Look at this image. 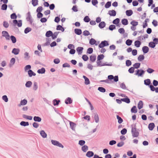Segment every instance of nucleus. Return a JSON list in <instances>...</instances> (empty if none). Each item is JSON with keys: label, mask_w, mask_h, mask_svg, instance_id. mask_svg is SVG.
I'll use <instances>...</instances> for the list:
<instances>
[{"label": "nucleus", "mask_w": 158, "mask_h": 158, "mask_svg": "<svg viewBox=\"0 0 158 158\" xmlns=\"http://www.w3.org/2000/svg\"><path fill=\"white\" fill-rule=\"evenodd\" d=\"M70 125L72 129L74 130L75 128L76 124L72 122H70Z\"/></svg>", "instance_id": "nucleus-31"}, {"label": "nucleus", "mask_w": 158, "mask_h": 158, "mask_svg": "<svg viewBox=\"0 0 158 158\" xmlns=\"http://www.w3.org/2000/svg\"><path fill=\"white\" fill-rule=\"evenodd\" d=\"M149 50V48L147 46H144L142 48V50L143 52L144 53H147Z\"/></svg>", "instance_id": "nucleus-11"}, {"label": "nucleus", "mask_w": 158, "mask_h": 158, "mask_svg": "<svg viewBox=\"0 0 158 158\" xmlns=\"http://www.w3.org/2000/svg\"><path fill=\"white\" fill-rule=\"evenodd\" d=\"M122 100L128 103H129L130 102V99L128 98L122 99Z\"/></svg>", "instance_id": "nucleus-54"}, {"label": "nucleus", "mask_w": 158, "mask_h": 158, "mask_svg": "<svg viewBox=\"0 0 158 158\" xmlns=\"http://www.w3.org/2000/svg\"><path fill=\"white\" fill-rule=\"evenodd\" d=\"M131 111L132 113H136L137 111V110L136 106H133L131 109Z\"/></svg>", "instance_id": "nucleus-27"}, {"label": "nucleus", "mask_w": 158, "mask_h": 158, "mask_svg": "<svg viewBox=\"0 0 158 158\" xmlns=\"http://www.w3.org/2000/svg\"><path fill=\"white\" fill-rule=\"evenodd\" d=\"M106 26V23L104 22H102L99 24L98 26L101 28L104 27Z\"/></svg>", "instance_id": "nucleus-14"}, {"label": "nucleus", "mask_w": 158, "mask_h": 158, "mask_svg": "<svg viewBox=\"0 0 158 158\" xmlns=\"http://www.w3.org/2000/svg\"><path fill=\"white\" fill-rule=\"evenodd\" d=\"M126 65L127 66H130L131 64V61L129 60H127L126 61Z\"/></svg>", "instance_id": "nucleus-60"}, {"label": "nucleus", "mask_w": 158, "mask_h": 158, "mask_svg": "<svg viewBox=\"0 0 158 158\" xmlns=\"http://www.w3.org/2000/svg\"><path fill=\"white\" fill-rule=\"evenodd\" d=\"M109 45L108 42L107 41H104L101 42L99 45L98 47L100 48H102L105 46H108Z\"/></svg>", "instance_id": "nucleus-2"}, {"label": "nucleus", "mask_w": 158, "mask_h": 158, "mask_svg": "<svg viewBox=\"0 0 158 158\" xmlns=\"http://www.w3.org/2000/svg\"><path fill=\"white\" fill-rule=\"evenodd\" d=\"M158 22L155 20H153L152 22V24L154 27H156L158 25Z\"/></svg>", "instance_id": "nucleus-53"}, {"label": "nucleus", "mask_w": 158, "mask_h": 158, "mask_svg": "<svg viewBox=\"0 0 158 158\" xmlns=\"http://www.w3.org/2000/svg\"><path fill=\"white\" fill-rule=\"evenodd\" d=\"M84 20L86 22H88L90 20V19L88 16H86L84 19Z\"/></svg>", "instance_id": "nucleus-48"}, {"label": "nucleus", "mask_w": 158, "mask_h": 158, "mask_svg": "<svg viewBox=\"0 0 158 158\" xmlns=\"http://www.w3.org/2000/svg\"><path fill=\"white\" fill-rule=\"evenodd\" d=\"M45 72V69L44 68H42L41 69H39L37 71V72L39 73H44Z\"/></svg>", "instance_id": "nucleus-26"}, {"label": "nucleus", "mask_w": 158, "mask_h": 158, "mask_svg": "<svg viewBox=\"0 0 158 158\" xmlns=\"http://www.w3.org/2000/svg\"><path fill=\"white\" fill-rule=\"evenodd\" d=\"M12 23L15 26H17L18 27H20L22 25V22L20 20L18 21L16 20H14L13 21Z\"/></svg>", "instance_id": "nucleus-1"}, {"label": "nucleus", "mask_w": 158, "mask_h": 158, "mask_svg": "<svg viewBox=\"0 0 158 158\" xmlns=\"http://www.w3.org/2000/svg\"><path fill=\"white\" fill-rule=\"evenodd\" d=\"M144 84L146 85H149L150 84V81L149 79L145 80L144 81Z\"/></svg>", "instance_id": "nucleus-46"}, {"label": "nucleus", "mask_w": 158, "mask_h": 158, "mask_svg": "<svg viewBox=\"0 0 158 158\" xmlns=\"http://www.w3.org/2000/svg\"><path fill=\"white\" fill-rule=\"evenodd\" d=\"M10 39L13 43H15L16 42V38L14 36L11 35L10 36Z\"/></svg>", "instance_id": "nucleus-30"}, {"label": "nucleus", "mask_w": 158, "mask_h": 158, "mask_svg": "<svg viewBox=\"0 0 158 158\" xmlns=\"http://www.w3.org/2000/svg\"><path fill=\"white\" fill-rule=\"evenodd\" d=\"M52 32L51 31H47L46 33V36L47 37L52 36Z\"/></svg>", "instance_id": "nucleus-29"}, {"label": "nucleus", "mask_w": 158, "mask_h": 158, "mask_svg": "<svg viewBox=\"0 0 158 158\" xmlns=\"http://www.w3.org/2000/svg\"><path fill=\"white\" fill-rule=\"evenodd\" d=\"M141 44V42L140 41L136 40L134 42V45L136 47L139 48L140 47Z\"/></svg>", "instance_id": "nucleus-10"}, {"label": "nucleus", "mask_w": 158, "mask_h": 158, "mask_svg": "<svg viewBox=\"0 0 158 158\" xmlns=\"http://www.w3.org/2000/svg\"><path fill=\"white\" fill-rule=\"evenodd\" d=\"M9 26L8 22L6 21L3 22V26L6 28H7Z\"/></svg>", "instance_id": "nucleus-55"}, {"label": "nucleus", "mask_w": 158, "mask_h": 158, "mask_svg": "<svg viewBox=\"0 0 158 158\" xmlns=\"http://www.w3.org/2000/svg\"><path fill=\"white\" fill-rule=\"evenodd\" d=\"M94 155L93 152L92 151H88L86 154V156L89 157H90Z\"/></svg>", "instance_id": "nucleus-13"}, {"label": "nucleus", "mask_w": 158, "mask_h": 158, "mask_svg": "<svg viewBox=\"0 0 158 158\" xmlns=\"http://www.w3.org/2000/svg\"><path fill=\"white\" fill-rule=\"evenodd\" d=\"M132 135L134 137H137L139 135V133L135 128H133L132 130Z\"/></svg>", "instance_id": "nucleus-5"}, {"label": "nucleus", "mask_w": 158, "mask_h": 158, "mask_svg": "<svg viewBox=\"0 0 158 158\" xmlns=\"http://www.w3.org/2000/svg\"><path fill=\"white\" fill-rule=\"evenodd\" d=\"M155 124L153 123H150L148 125V128L150 130H152L155 127Z\"/></svg>", "instance_id": "nucleus-17"}, {"label": "nucleus", "mask_w": 158, "mask_h": 158, "mask_svg": "<svg viewBox=\"0 0 158 158\" xmlns=\"http://www.w3.org/2000/svg\"><path fill=\"white\" fill-rule=\"evenodd\" d=\"M98 66H109V64H106V63H102V61H97V62Z\"/></svg>", "instance_id": "nucleus-7"}, {"label": "nucleus", "mask_w": 158, "mask_h": 158, "mask_svg": "<svg viewBox=\"0 0 158 158\" xmlns=\"http://www.w3.org/2000/svg\"><path fill=\"white\" fill-rule=\"evenodd\" d=\"M38 0H32V4L34 6H35L38 5Z\"/></svg>", "instance_id": "nucleus-36"}, {"label": "nucleus", "mask_w": 158, "mask_h": 158, "mask_svg": "<svg viewBox=\"0 0 158 158\" xmlns=\"http://www.w3.org/2000/svg\"><path fill=\"white\" fill-rule=\"evenodd\" d=\"M65 102L67 104H70L72 102V100L71 98H68L66 100Z\"/></svg>", "instance_id": "nucleus-39"}, {"label": "nucleus", "mask_w": 158, "mask_h": 158, "mask_svg": "<svg viewBox=\"0 0 158 158\" xmlns=\"http://www.w3.org/2000/svg\"><path fill=\"white\" fill-rule=\"evenodd\" d=\"M83 49V48L81 47H79L77 48V51L78 54H80L82 53Z\"/></svg>", "instance_id": "nucleus-32"}, {"label": "nucleus", "mask_w": 158, "mask_h": 158, "mask_svg": "<svg viewBox=\"0 0 158 158\" xmlns=\"http://www.w3.org/2000/svg\"><path fill=\"white\" fill-rule=\"evenodd\" d=\"M149 46L152 48H154L156 46L155 43L153 42H151L149 44Z\"/></svg>", "instance_id": "nucleus-33"}, {"label": "nucleus", "mask_w": 158, "mask_h": 158, "mask_svg": "<svg viewBox=\"0 0 158 158\" xmlns=\"http://www.w3.org/2000/svg\"><path fill=\"white\" fill-rule=\"evenodd\" d=\"M82 150L84 152H86L88 150V147L86 145H84L82 147Z\"/></svg>", "instance_id": "nucleus-37"}, {"label": "nucleus", "mask_w": 158, "mask_h": 158, "mask_svg": "<svg viewBox=\"0 0 158 158\" xmlns=\"http://www.w3.org/2000/svg\"><path fill=\"white\" fill-rule=\"evenodd\" d=\"M108 78L110 80L114 79V82H117L118 80V76L114 77L113 75H110L108 76Z\"/></svg>", "instance_id": "nucleus-4"}, {"label": "nucleus", "mask_w": 158, "mask_h": 158, "mask_svg": "<svg viewBox=\"0 0 158 158\" xmlns=\"http://www.w3.org/2000/svg\"><path fill=\"white\" fill-rule=\"evenodd\" d=\"M34 119L35 121L40 122L41 121V118L39 117H34Z\"/></svg>", "instance_id": "nucleus-47"}, {"label": "nucleus", "mask_w": 158, "mask_h": 158, "mask_svg": "<svg viewBox=\"0 0 158 158\" xmlns=\"http://www.w3.org/2000/svg\"><path fill=\"white\" fill-rule=\"evenodd\" d=\"M117 118L118 119V122L119 123H122L123 122V120L118 115H117Z\"/></svg>", "instance_id": "nucleus-50"}, {"label": "nucleus", "mask_w": 158, "mask_h": 158, "mask_svg": "<svg viewBox=\"0 0 158 158\" xmlns=\"http://www.w3.org/2000/svg\"><path fill=\"white\" fill-rule=\"evenodd\" d=\"M51 142L52 143L55 145L58 146L62 148H63L64 147L63 146L61 143H59V142L57 141L52 140Z\"/></svg>", "instance_id": "nucleus-3"}, {"label": "nucleus", "mask_w": 158, "mask_h": 158, "mask_svg": "<svg viewBox=\"0 0 158 158\" xmlns=\"http://www.w3.org/2000/svg\"><path fill=\"white\" fill-rule=\"evenodd\" d=\"M75 33L78 35H80L81 34L82 31L81 29H76L74 30Z\"/></svg>", "instance_id": "nucleus-23"}, {"label": "nucleus", "mask_w": 158, "mask_h": 158, "mask_svg": "<svg viewBox=\"0 0 158 158\" xmlns=\"http://www.w3.org/2000/svg\"><path fill=\"white\" fill-rule=\"evenodd\" d=\"M134 68L131 67L129 69L128 71L130 73H133L134 71Z\"/></svg>", "instance_id": "nucleus-63"}, {"label": "nucleus", "mask_w": 158, "mask_h": 158, "mask_svg": "<svg viewBox=\"0 0 158 158\" xmlns=\"http://www.w3.org/2000/svg\"><path fill=\"white\" fill-rule=\"evenodd\" d=\"M32 83L31 81H27L26 84V86L27 87H30L31 85H32Z\"/></svg>", "instance_id": "nucleus-57"}, {"label": "nucleus", "mask_w": 158, "mask_h": 158, "mask_svg": "<svg viewBox=\"0 0 158 158\" xmlns=\"http://www.w3.org/2000/svg\"><path fill=\"white\" fill-rule=\"evenodd\" d=\"M17 16L15 13L12 14L10 15V18L12 19H15L17 18Z\"/></svg>", "instance_id": "nucleus-56"}, {"label": "nucleus", "mask_w": 158, "mask_h": 158, "mask_svg": "<svg viewBox=\"0 0 158 158\" xmlns=\"http://www.w3.org/2000/svg\"><path fill=\"white\" fill-rule=\"evenodd\" d=\"M118 31L120 34H123L125 33V30L123 28H121L118 29Z\"/></svg>", "instance_id": "nucleus-41"}, {"label": "nucleus", "mask_w": 158, "mask_h": 158, "mask_svg": "<svg viewBox=\"0 0 158 158\" xmlns=\"http://www.w3.org/2000/svg\"><path fill=\"white\" fill-rule=\"evenodd\" d=\"M83 34L85 36H88L90 35V33L88 31L86 30L83 32Z\"/></svg>", "instance_id": "nucleus-62"}, {"label": "nucleus", "mask_w": 158, "mask_h": 158, "mask_svg": "<svg viewBox=\"0 0 158 158\" xmlns=\"http://www.w3.org/2000/svg\"><path fill=\"white\" fill-rule=\"evenodd\" d=\"M43 10V7L42 6H39L37 9L36 11L38 13L40 12Z\"/></svg>", "instance_id": "nucleus-59"}, {"label": "nucleus", "mask_w": 158, "mask_h": 158, "mask_svg": "<svg viewBox=\"0 0 158 158\" xmlns=\"http://www.w3.org/2000/svg\"><path fill=\"white\" fill-rule=\"evenodd\" d=\"M31 28L29 27H27L25 30L24 32L25 33L27 34L30 31H31Z\"/></svg>", "instance_id": "nucleus-52"}, {"label": "nucleus", "mask_w": 158, "mask_h": 158, "mask_svg": "<svg viewBox=\"0 0 158 158\" xmlns=\"http://www.w3.org/2000/svg\"><path fill=\"white\" fill-rule=\"evenodd\" d=\"M59 32H55L53 34V33H52V37L53 39H55L56 38L59 34Z\"/></svg>", "instance_id": "nucleus-25"}, {"label": "nucleus", "mask_w": 158, "mask_h": 158, "mask_svg": "<svg viewBox=\"0 0 158 158\" xmlns=\"http://www.w3.org/2000/svg\"><path fill=\"white\" fill-rule=\"evenodd\" d=\"M20 125L22 126H28L29 125V123L28 122L22 121L20 123Z\"/></svg>", "instance_id": "nucleus-43"}, {"label": "nucleus", "mask_w": 158, "mask_h": 158, "mask_svg": "<svg viewBox=\"0 0 158 158\" xmlns=\"http://www.w3.org/2000/svg\"><path fill=\"white\" fill-rule=\"evenodd\" d=\"M28 73L29 76L30 77H31L32 76H35V74L31 70H30L28 71Z\"/></svg>", "instance_id": "nucleus-24"}, {"label": "nucleus", "mask_w": 158, "mask_h": 158, "mask_svg": "<svg viewBox=\"0 0 158 158\" xmlns=\"http://www.w3.org/2000/svg\"><path fill=\"white\" fill-rule=\"evenodd\" d=\"M15 58H12L10 60V65L11 66V65H13L15 62Z\"/></svg>", "instance_id": "nucleus-42"}, {"label": "nucleus", "mask_w": 158, "mask_h": 158, "mask_svg": "<svg viewBox=\"0 0 158 158\" xmlns=\"http://www.w3.org/2000/svg\"><path fill=\"white\" fill-rule=\"evenodd\" d=\"M122 24L124 25H126L128 24V21L127 19H124L122 20Z\"/></svg>", "instance_id": "nucleus-18"}, {"label": "nucleus", "mask_w": 158, "mask_h": 158, "mask_svg": "<svg viewBox=\"0 0 158 158\" xmlns=\"http://www.w3.org/2000/svg\"><path fill=\"white\" fill-rule=\"evenodd\" d=\"M56 30L61 31L62 32H64V28L61 25H59L56 27Z\"/></svg>", "instance_id": "nucleus-15"}, {"label": "nucleus", "mask_w": 158, "mask_h": 158, "mask_svg": "<svg viewBox=\"0 0 158 158\" xmlns=\"http://www.w3.org/2000/svg\"><path fill=\"white\" fill-rule=\"evenodd\" d=\"M126 13L127 15L129 16L133 14V11L131 10H127L126 11Z\"/></svg>", "instance_id": "nucleus-21"}, {"label": "nucleus", "mask_w": 158, "mask_h": 158, "mask_svg": "<svg viewBox=\"0 0 158 158\" xmlns=\"http://www.w3.org/2000/svg\"><path fill=\"white\" fill-rule=\"evenodd\" d=\"M140 64L139 63H136L134 65V68L135 69H138L140 66Z\"/></svg>", "instance_id": "nucleus-45"}, {"label": "nucleus", "mask_w": 158, "mask_h": 158, "mask_svg": "<svg viewBox=\"0 0 158 158\" xmlns=\"http://www.w3.org/2000/svg\"><path fill=\"white\" fill-rule=\"evenodd\" d=\"M96 41L94 39H91L89 40V43L91 45H94L96 44Z\"/></svg>", "instance_id": "nucleus-40"}, {"label": "nucleus", "mask_w": 158, "mask_h": 158, "mask_svg": "<svg viewBox=\"0 0 158 158\" xmlns=\"http://www.w3.org/2000/svg\"><path fill=\"white\" fill-rule=\"evenodd\" d=\"M144 56L143 55H139L138 58V60L139 61H141L143 60L144 59Z\"/></svg>", "instance_id": "nucleus-34"}, {"label": "nucleus", "mask_w": 158, "mask_h": 158, "mask_svg": "<svg viewBox=\"0 0 158 158\" xmlns=\"http://www.w3.org/2000/svg\"><path fill=\"white\" fill-rule=\"evenodd\" d=\"M83 77L85 79V83L86 85H89L90 84V81L89 79L85 76H83Z\"/></svg>", "instance_id": "nucleus-12"}, {"label": "nucleus", "mask_w": 158, "mask_h": 158, "mask_svg": "<svg viewBox=\"0 0 158 158\" xmlns=\"http://www.w3.org/2000/svg\"><path fill=\"white\" fill-rule=\"evenodd\" d=\"M144 73V71L142 69L138 70L136 71L135 75L138 76H141Z\"/></svg>", "instance_id": "nucleus-8"}, {"label": "nucleus", "mask_w": 158, "mask_h": 158, "mask_svg": "<svg viewBox=\"0 0 158 158\" xmlns=\"http://www.w3.org/2000/svg\"><path fill=\"white\" fill-rule=\"evenodd\" d=\"M116 14V12L114 10H110L108 12V14L111 16H115Z\"/></svg>", "instance_id": "nucleus-9"}, {"label": "nucleus", "mask_w": 158, "mask_h": 158, "mask_svg": "<svg viewBox=\"0 0 158 158\" xmlns=\"http://www.w3.org/2000/svg\"><path fill=\"white\" fill-rule=\"evenodd\" d=\"M82 58L83 59V60L85 61L87 60L88 59V56L87 55H83L82 56Z\"/></svg>", "instance_id": "nucleus-61"}, {"label": "nucleus", "mask_w": 158, "mask_h": 158, "mask_svg": "<svg viewBox=\"0 0 158 158\" xmlns=\"http://www.w3.org/2000/svg\"><path fill=\"white\" fill-rule=\"evenodd\" d=\"M2 36L5 37L6 40H9L10 39V35L6 31H2Z\"/></svg>", "instance_id": "nucleus-6"}, {"label": "nucleus", "mask_w": 158, "mask_h": 158, "mask_svg": "<svg viewBox=\"0 0 158 158\" xmlns=\"http://www.w3.org/2000/svg\"><path fill=\"white\" fill-rule=\"evenodd\" d=\"M27 102V101L25 99H24L23 100L21 101L20 103L21 105H24L26 104Z\"/></svg>", "instance_id": "nucleus-64"}, {"label": "nucleus", "mask_w": 158, "mask_h": 158, "mask_svg": "<svg viewBox=\"0 0 158 158\" xmlns=\"http://www.w3.org/2000/svg\"><path fill=\"white\" fill-rule=\"evenodd\" d=\"M143 103L142 101H140L138 104V107L139 109H140L143 108Z\"/></svg>", "instance_id": "nucleus-16"}, {"label": "nucleus", "mask_w": 158, "mask_h": 158, "mask_svg": "<svg viewBox=\"0 0 158 158\" xmlns=\"http://www.w3.org/2000/svg\"><path fill=\"white\" fill-rule=\"evenodd\" d=\"M40 135L43 138H45L47 136L46 133L43 131H41L40 132Z\"/></svg>", "instance_id": "nucleus-44"}, {"label": "nucleus", "mask_w": 158, "mask_h": 158, "mask_svg": "<svg viewBox=\"0 0 158 158\" xmlns=\"http://www.w3.org/2000/svg\"><path fill=\"white\" fill-rule=\"evenodd\" d=\"M98 89L99 91L102 92H105L106 91L105 89L104 88L102 87H99L98 88Z\"/></svg>", "instance_id": "nucleus-58"}, {"label": "nucleus", "mask_w": 158, "mask_h": 158, "mask_svg": "<svg viewBox=\"0 0 158 158\" xmlns=\"http://www.w3.org/2000/svg\"><path fill=\"white\" fill-rule=\"evenodd\" d=\"M120 22V19L118 18H116L113 21V23L116 25H118Z\"/></svg>", "instance_id": "nucleus-22"}, {"label": "nucleus", "mask_w": 158, "mask_h": 158, "mask_svg": "<svg viewBox=\"0 0 158 158\" xmlns=\"http://www.w3.org/2000/svg\"><path fill=\"white\" fill-rule=\"evenodd\" d=\"M111 5V2H108L105 5V7L106 8H109L110 6Z\"/></svg>", "instance_id": "nucleus-51"}, {"label": "nucleus", "mask_w": 158, "mask_h": 158, "mask_svg": "<svg viewBox=\"0 0 158 158\" xmlns=\"http://www.w3.org/2000/svg\"><path fill=\"white\" fill-rule=\"evenodd\" d=\"M132 42V40L130 39H128L126 41V44L127 45L130 46Z\"/></svg>", "instance_id": "nucleus-35"}, {"label": "nucleus", "mask_w": 158, "mask_h": 158, "mask_svg": "<svg viewBox=\"0 0 158 158\" xmlns=\"http://www.w3.org/2000/svg\"><path fill=\"white\" fill-rule=\"evenodd\" d=\"M96 56L95 55H92L90 56V60L91 61L94 62L96 60Z\"/></svg>", "instance_id": "nucleus-19"}, {"label": "nucleus", "mask_w": 158, "mask_h": 158, "mask_svg": "<svg viewBox=\"0 0 158 158\" xmlns=\"http://www.w3.org/2000/svg\"><path fill=\"white\" fill-rule=\"evenodd\" d=\"M19 50L18 49L14 48L13 49L12 52L15 55H17L19 54Z\"/></svg>", "instance_id": "nucleus-20"}, {"label": "nucleus", "mask_w": 158, "mask_h": 158, "mask_svg": "<svg viewBox=\"0 0 158 158\" xmlns=\"http://www.w3.org/2000/svg\"><path fill=\"white\" fill-rule=\"evenodd\" d=\"M104 57V56L103 55H99L98 56L97 61H100L101 60L103 59Z\"/></svg>", "instance_id": "nucleus-28"}, {"label": "nucleus", "mask_w": 158, "mask_h": 158, "mask_svg": "<svg viewBox=\"0 0 158 158\" xmlns=\"http://www.w3.org/2000/svg\"><path fill=\"white\" fill-rule=\"evenodd\" d=\"M131 24L132 25V26H136L138 25V23L137 21L133 20L131 22Z\"/></svg>", "instance_id": "nucleus-38"}, {"label": "nucleus", "mask_w": 158, "mask_h": 158, "mask_svg": "<svg viewBox=\"0 0 158 158\" xmlns=\"http://www.w3.org/2000/svg\"><path fill=\"white\" fill-rule=\"evenodd\" d=\"M116 28L115 26L114 25H111L109 27V29L110 30L112 31Z\"/></svg>", "instance_id": "nucleus-49"}]
</instances>
